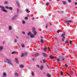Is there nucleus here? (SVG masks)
Instances as JSON below:
<instances>
[{"instance_id":"f257e3e1","label":"nucleus","mask_w":77,"mask_h":77,"mask_svg":"<svg viewBox=\"0 0 77 77\" xmlns=\"http://www.w3.org/2000/svg\"><path fill=\"white\" fill-rule=\"evenodd\" d=\"M0 8H1L2 11L4 12H8V11L5 10V8L2 5L0 6Z\"/></svg>"},{"instance_id":"f03ea898","label":"nucleus","mask_w":77,"mask_h":77,"mask_svg":"<svg viewBox=\"0 0 77 77\" xmlns=\"http://www.w3.org/2000/svg\"><path fill=\"white\" fill-rule=\"evenodd\" d=\"M18 16L17 14L15 15L11 19L12 21H15Z\"/></svg>"},{"instance_id":"7ed1b4c3","label":"nucleus","mask_w":77,"mask_h":77,"mask_svg":"<svg viewBox=\"0 0 77 77\" xmlns=\"http://www.w3.org/2000/svg\"><path fill=\"white\" fill-rule=\"evenodd\" d=\"M36 29L35 27H33L32 28V32L34 35H36V31H35Z\"/></svg>"},{"instance_id":"20e7f679","label":"nucleus","mask_w":77,"mask_h":77,"mask_svg":"<svg viewBox=\"0 0 77 77\" xmlns=\"http://www.w3.org/2000/svg\"><path fill=\"white\" fill-rule=\"evenodd\" d=\"M6 60L7 61V62L8 63V64H10V65H13V64L12 63L11 60H9V59H7Z\"/></svg>"},{"instance_id":"39448f33","label":"nucleus","mask_w":77,"mask_h":77,"mask_svg":"<svg viewBox=\"0 0 77 77\" xmlns=\"http://www.w3.org/2000/svg\"><path fill=\"white\" fill-rule=\"evenodd\" d=\"M59 58L62 61H63L65 59V58L63 57H59Z\"/></svg>"},{"instance_id":"423d86ee","label":"nucleus","mask_w":77,"mask_h":77,"mask_svg":"<svg viewBox=\"0 0 77 77\" xmlns=\"http://www.w3.org/2000/svg\"><path fill=\"white\" fill-rule=\"evenodd\" d=\"M42 54H43V56L45 57H47L48 56V54H45L44 53H42Z\"/></svg>"},{"instance_id":"0eeeda50","label":"nucleus","mask_w":77,"mask_h":77,"mask_svg":"<svg viewBox=\"0 0 77 77\" xmlns=\"http://www.w3.org/2000/svg\"><path fill=\"white\" fill-rule=\"evenodd\" d=\"M16 3L17 4V5L19 8H20V3H19V2H18V0H16Z\"/></svg>"},{"instance_id":"6e6552de","label":"nucleus","mask_w":77,"mask_h":77,"mask_svg":"<svg viewBox=\"0 0 77 77\" xmlns=\"http://www.w3.org/2000/svg\"><path fill=\"white\" fill-rule=\"evenodd\" d=\"M44 68V66L43 65H42L41 66L40 68H39V69H40L41 70H42L43 68Z\"/></svg>"},{"instance_id":"1a4fd4ad","label":"nucleus","mask_w":77,"mask_h":77,"mask_svg":"<svg viewBox=\"0 0 77 77\" xmlns=\"http://www.w3.org/2000/svg\"><path fill=\"white\" fill-rule=\"evenodd\" d=\"M49 57L50 58V59H53V58H56V57H54V56H52V55H50L49 56Z\"/></svg>"},{"instance_id":"9d476101","label":"nucleus","mask_w":77,"mask_h":77,"mask_svg":"<svg viewBox=\"0 0 77 77\" xmlns=\"http://www.w3.org/2000/svg\"><path fill=\"white\" fill-rule=\"evenodd\" d=\"M14 75L15 77H18V73H15L14 74Z\"/></svg>"},{"instance_id":"9b49d317","label":"nucleus","mask_w":77,"mask_h":77,"mask_svg":"<svg viewBox=\"0 0 77 77\" xmlns=\"http://www.w3.org/2000/svg\"><path fill=\"white\" fill-rule=\"evenodd\" d=\"M15 62H16V63H17V64H18V59H17V58H15Z\"/></svg>"},{"instance_id":"f8f14e48","label":"nucleus","mask_w":77,"mask_h":77,"mask_svg":"<svg viewBox=\"0 0 77 77\" xmlns=\"http://www.w3.org/2000/svg\"><path fill=\"white\" fill-rule=\"evenodd\" d=\"M44 41L43 39H41L40 40V42L42 43V44H44Z\"/></svg>"},{"instance_id":"ddd939ff","label":"nucleus","mask_w":77,"mask_h":77,"mask_svg":"<svg viewBox=\"0 0 77 77\" xmlns=\"http://www.w3.org/2000/svg\"><path fill=\"white\" fill-rule=\"evenodd\" d=\"M65 35V32H63V34L61 35V37H63Z\"/></svg>"},{"instance_id":"4468645a","label":"nucleus","mask_w":77,"mask_h":77,"mask_svg":"<svg viewBox=\"0 0 77 77\" xmlns=\"http://www.w3.org/2000/svg\"><path fill=\"white\" fill-rule=\"evenodd\" d=\"M8 29H9V30H11L12 29V27H11V26H8Z\"/></svg>"},{"instance_id":"2eb2a0df","label":"nucleus","mask_w":77,"mask_h":77,"mask_svg":"<svg viewBox=\"0 0 77 77\" xmlns=\"http://www.w3.org/2000/svg\"><path fill=\"white\" fill-rule=\"evenodd\" d=\"M39 55V54L38 53H37L36 54H35V56H36V57L37 56H38Z\"/></svg>"},{"instance_id":"dca6fc26","label":"nucleus","mask_w":77,"mask_h":77,"mask_svg":"<svg viewBox=\"0 0 77 77\" xmlns=\"http://www.w3.org/2000/svg\"><path fill=\"white\" fill-rule=\"evenodd\" d=\"M46 75L47 77H50L51 76V75H50V74H48V73L46 74Z\"/></svg>"},{"instance_id":"f3484780","label":"nucleus","mask_w":77,"mask_h":77,"mask_svg":"<svg viewBox=\"0 0 77 77\" xmlns=\"http://www.w3.org/2000/svg\"><path fill=\"white\" fill-rule=\"evenodd\" d=\"M65 38V37H63V38H62V41H64Z\"/></svg>"},{"instance_id":"a211bd4d","label":"nucleus","mask_w":77,"mask_h":77,"mask_svg":"<svg viewBox=\"0 0 77 77\" xmlns=\"http://www.w3.org/2000/svg\"><path fill=\"white\" fill-rule=\"evenodd\" d=\"M3 76H4V77H5L6 76V73H3Z\"/></svg>"},{"instance_id":"6ab92c4d","label":"nucleus","mask_w":77,"mask_h":77,"mask_svg":"<svg viewBox=\"0 0 77 77\" xmlns=\"http://www.w3.org/2000/svg\"><path fill=\"white\" fill-rule=\"evenodd\" d=\"M30 38H34V35L32 34H31V35H30Z\"/></svg>"},{"instance_id":"aec40b11","label":"nucleus","mask_w":77,"mask_h":77,"mask_svg":"<svg viewBox=\"0 0 77 77\" xmlns=\"http://www.w3.org/2000/svg\"><path fill=\"white\" fill-rule=\"evenodd\" d=\"M68 22L69 23H69H73V21L72 20H69L68 21Z\"/></svg>"},{"instance_id":"412c9836","label":"nucleus","mask_w":77,"mask_h":77,"mask_svg":"<svg viewBox=\"0 0 77 77\" xmlns=\"http://www.w3.org/2000/svg\"><path fill=\"white\" fill-rule=\"evenodd\" d=\"M8 9H10V10H11V11H12V9H13V8H12L11 7H9Z\"/></svg>"},{"instance_id":"4be33fe9","label":"nucleus","mask_w":77,"mask_h":77,"mask_svg":"<svg viewBox=\"0 0 77 77\" xmlns=\"http://www.w3.org/2000/svg\"><path fill=\"white\" fill-rule=\"evenodd\" d=\"M2 50H3V47L2 46L0 47V51H2Z\"/></svg>"},{"instance_id":"5701e85b","label":"nucleus","mask_w":77,"mask_h":77,"mask_svg":"<svg viewBox=\"0 0 77 77\" xmlns=\"http://www.w3.org/2000/svg\"><path fill=\"white\" fill-rule=\"evenodd\" d=\"M21 45L22 47H23V48H24V47L25 45H24V44H22Z\"/></svg>"},{"instance_id":"b1692460","label":"nucleus","mask_w":77,"mask_h":77,"mask_svg":"<svg viewBox=\"0 0 77 77\" xmlns=\"http://www.w3.org/2000/svg\"><path fill=\"white\" fill-rule=\"evenodd\" d=\"M4 4H8V1H5L4 2Z\"/></svg>"},{"instance_id":"393cba45","label":"nucleus","mask_w":77,"mask_h":77,"mask_svg":"<svg viewBox=\"0 0 77 77\" xmlns=\"http://www.w3.org/2000/svg\"><path fill=\"white\" fill-rule=\"evenodd\" d=\"M57 33H59V32H62V31H60V30H57Z\"/></svg>"},{"instance_id":"a878e982","label":"nucleus","mask_w":77,"mask_h":77,"mask_svg":"<svg viewBox=\"0 0 77 77\" xmlns=\"http://www.w3.org/2000/svg\"><path fill=\"white\" fill-rule=\"evenodd\" d=\"M32 33H31V32H28L27 33V35H28V36H29V35H31Z\"/></svg>"},{"instance_id":"bb28decb","label":"nucleus","mask_w":77,"mask_h":77,"mask_svg":"<svg viewBox=\"0 0 77 77\" xmlns=\"http://www.w3.org/2000/svg\"><path fill=\"white\" fill-rule=\"evenodd\" d=\"M66 75H68L69 77H71V75H69V74L67 72H66Z\"/></svg>"},{"instance_id":"cd10ccee","label":"nucleus","mask_w":77,"mask_h":77,"mask_svg":"<svg viewBox=\"0 0 77 77\" xmlns=\"http://www.w3.org/2000/svg\"><path fill=\"white\" fill-rule=\"evenodd\" d=\"M20 68H23V67H24V66H23V65H20Z\"/></svg>"},{"instance_id":"c85d7f7f","label":"nucleus","mask_w":77,"mask_h":77,"mask_svg":"<svg viewBox=\"0 0 77 77\" xmlns=\"http://www.w3.org/2000/svg\"><path fill=\"white\" fill-rule=\"evenodd\" d=\"M43 50L44 51H45V52H46L47 50H46V49L45 48H44L43 49Z\"/></svg>"},{"instance_id":"c756f323","label":"nucleus","mask_w":77,"mask_h":77,"mask_svg":"<svg viewBox=\"0 0 77 77\" xmlns=\"http://www.w3.org/2000/svg\"><path fill=\"white\" fill-rule=\"evenodd\" d=\"M24 55V53L22 54L21 55V57H23Z\"/></svg>"},{"instance_id":"7c9ffc66","label":"nucleus","mask_w":77,"mask_h":77,"mask_svg":"<svg viewBox=\"0 0 77 77\" xmlns=\"http://www.w3.org/2000/svg\"><path fill=\"white\" fill-rule=\"evenodd\" d=\"M42 61H43V63H46V62L45 61V60H42Z\"/></svg>"},{"instance_id":"2f4dec72","label":"nucleus","mask_w":77,"mask_h":77,"mask_svg":"<svg viewBox=\"0 0 77 77\" xmlns=\"http://www.w3.org/2000/svg\"><path fill=\"white\" fill-rule=\"evenodd\" d=\"M64 23H65V24H69V23H68V21H66L64 22Z\"/></svg>"},{"instance_id":"473e14b6","label":"nucleus","mask_w":77,"mask_h":77,"mask_svg":"<svg viewBox=\"0 0 77 77\" xmlns=\"http://www.w3.org/2000/svg\"><path fill=\"white\" fill-rule=\"evenodd\" d=\"M70 65H72V66H74V64H73L72 63H71V61H70Z\"/></svg>"},{"instance_id":"72a5a7b5","label":"nucleus","mask_w":77,"mask_h":77,"mask_svg":"<svg viewBox=\"0 0 77 77\" xmlns=\"http://www.w3.org/2000/svg\"><path fill=\"white\" fill-rule=\"evenodd\" d=\"M14 53H16V52L13 51L11 53V54H14Z\"/></svg>"},{"instance_id":"f704fd0d","label":"nucleus","mask_w":77,"mask_h":77,"mask_svg":"<svg viewBox=\"0 0 77 77\" xmlns=\"http://www.w3.org/2000/svg\"><path fill=\"white\" fill-rule=\"evenodd\" d=\"M57 62H59V61H60V60H59V59H57Z\"/></svg>"},{"instance_id":"c9c22d12","label":"nucleus","mask_w":77,"mask_h":77,"mask_svg":"<svg viewBox=\"0 0 77 77\" xmlns=\"http://www.w3.org/2000/svg\"><path fill=\"white\" fill-rule=\"evenodd\" d=\"M63 3L64 5H66V2H65V1H63Z\"/></svg>"},{"instance_id":"e433bc0d","label":"nucleus","mask_w":77,"mask_h":77,"mask_svg":"<svg viewBox=\"0 0 77 77\" xmlns=\"http://www.w3.org/2000/svg\"><path fill=\"white\" fill-rule=\"evenodd\" d=\"M31 74L32 76H33V75H34V73H33V72H32Z\"/></svg>"},{"instance_id":"4c0bfd02","label":"nucleus","mask_w":77,"mask_h":77,"mask_svg":"<svg viewBox=\"0 0 77 77\" xmlns=\"http://www.w3.org/2000/svg\"><path fill=\"white\" fill-rule=\"evenodd\" d=\"M74 71L70 72V73H71L72 74L74 73Z\"/></svg>"},{"instance_id":"58836bf2","label":"nucleus","mask_w":77,"mask_h":77,"mask_svg":"<svg viewBox=\"0 0 77 77\" xmlns=\"http://www.w3.org/2000/svg\"><path fill=\"white\" fill-rule=\"evenodd\" d=\"M55 39L57 40V41H58V39H59V38H57V37H55Z\"/></svg>"},{"instance_id":"ea45409f","label":"nucleus","mask_w":77,"mask_h":77,"mask_svg":"<svg viewBox=\"0 0 77 77\" xmlns=\"http://www.w3.org/2000/svg\"><path fill=\"white\" fill-rule=\"evenodd\" d=\"M49 5V3H48V2H47V3H46V6H48V5Z\"/></svg>"},{"instance_id":"a19ab883","label":"nucleus","mask_w":77,"mask_h":77,"mask_svg":"<svg viewBox=\"0 0 77 77\" xmlns=\"http://www.w3.org/2000/svg\"><path fill=\"white\" fill-rule=\"evenodd\" d=\"M22 22L23 24H24L25 23V21L24 20H23Z\"/></svg>"},{"instance_id":"79ce46f5","label":"nucleus","mask_w":77,"mask_h":77,"mask_svg":"<svg viewBox=\"0 0 77 77\" xmlns=\"http://www.w3.org/2000/svg\"><path fill=\"white\" fill-rule=\"evenodd\" d=\"M25 19L26 20H28V17H26L25 18Z\"/></svg>"},{"instance_id":"37998d69","label":"nucleus","mask_w":77,"mask_h":77,"mask_svg":"<svg viewBox=\"0 0 77 77\" xmlns=\"http://www.w3.org/2000/svg\"><path fill=\"white\" fill-rule=\"evenodd\" d=\"M48 50H50V47H48Z\"/></svg>"},{"instance_id":"c03bdc74","label":"nucleus","mask_w":77,"mask_h":77,"mask_svg":"<svg viewBox=\"0 0 77 77\" xmlns=\"http://www.w3.org/2000/svg\"><path fill=\"white\" fill-rule=\"evenodd\" d=\"M25 11L26 12H28L29 11V10H28V9H26L25 10Z\"/></svg>"},{"instance_id":"a18cd8bd","label":"nucleus","mask_w":77,"mask_h":77,"mask_svg":"<svg viewBox=\"0 0 77 77\" xmlns=\"http://www.w3.org/2000/svg\"><path fill=\"white\" fill-rule=\"evenodd\" d=\"M60 73H61V75H62V74H63V72L62 71L60 72Z\"/></svg>"},{"instance_id":"49530a36","label":"nucleus","mask_w":77,"mask_h":77,"mask_svg":"<svg viewBox=\"0 0 77 77\" xmlns=\"http://www.w3.org/2000/svg\"><path fill=\"white\" fill-rule=\"evenodd\" d=\"M17 13L18 14V11H19V9L18 8H17Z\"/></svg>"},{"instance_id":"de8ad7c7","label":"nucleus","mask_w":77,"mask_h":77,"mask_svg":"<svg viewBox=\"0 0 77 77\" xmlns=\"http://www.w3.org/2000/svg\"><path fill=\"white\" fill-rule=\"evenodd\" d=\"M65 43L66 44H68V41H66V42H65Z\"/></svg>"},{"instance_id":"09e8293b","label":"nucleus","mask_w":77,"mask_h":77,"mask_svg":"<svg viewBox=\"0 0 77 77\" xmlns=\"http://www.w3.org/2000/svg\"><path fill=\"white\" fill-rule=\"evenodd\" d=\"M14 42H17V40L16 39H15L14 40Z\"/></svg>"},{"instance_id":"8fccbe9b","label":"nucleus","mask_w":77,"mask_h":77,"mask_svg":"<svg viewBox=\"0 0 77 77\" xmlns=\"http://www.w3.org/2000/svg\"><path fill=\"white\" fill-rule=\"evenodd\" d=\"M68 1L69 3H71V0H68Z\"/></svg>"},{"instance_id":"3c124183","label":"nucleus","mask_w":77,"mask_h":77,"mask_svg":"<svg viewBox=\"0 0 77 77\" xmlns=\"http://www.w3.org/2000/svg\"><path fill=\"white\" fill-rule=\"evenodd\" d=\"M47 66L48 68V69H50V68H49V66H48V65H47Z\"/></svg>"},{"instance_id":"603ef678","label":"nucleus","mask_w":77,"mask_h":77,"mask_svg":"<svg viewBox=\"0 0 77 77\" xmlns=\"http://www.w3.org/2000/svg\"><path fill=\"white\" fill-rule=\"evenodd\" d=\"M5 8H6V9H9V7H7V6H6L5 7Z\"/></svg>"},{"instance_id":"864d4df0","label":"nucleus","mask_w":77,"mask_h":77,"mask_svg":"<svg viewBox=\"0 0 77 77\" xmlns=\"http://www.w3.org/2000/svg\"><path fill=\"white\" fill-rule=\"evenodd\" d=\"M37 66L38 68H39L40 67H39V65H37Z\"/></svg>"},{"instance_id":"5fc2aeb1","label":"nucleus","mask_w":77,"mask_h":77,"mask_svg":"<svg viewBox=\"0 0 77 77\" xmlns=\"http://www.w3.org/2000/svg\"><path fill=\"white\" fill-rule=\"evenodd\" d=\"M65 66H67L68 65H67V64H65Z\"/></svg>"},{"instance_id":"6e6d98bb","label":"nucleus","mask_w":77,"mask_h":77,"mask_svg":"<svg viewBox=\"0 0 77 77\" xmlns=\"http://www.w3.org/2000/svg\"><path fill=\"white\" fill-rule=\"evenodd\" d=\"M27 54V52H25V55H26Z\"/></svg>"},{"instance_id":"4d7b16f0","label":"nucleus","mask_w":77,"mask_h":77,"mask_svg":"<svg viewBox=\"0 0 77 77\" xmlns=\"http://www.w3.org/2000/svg\"><path fill=\"white\" fill-rule=\"evenodd\" d=\"M47 27H48V26H47V25H46V28H47Z\"/></svg>"},{"instance_id":"13d9d810","label":"nucleus","mask_w":77,"mask_h":77,"mask_svg":"<svg viewBox=\"0 0 77 77\" xmlns=\"http://www.w3.org/2000/svg\"><path fill=\"white\" fill-rule=\"evenodd\" d=\"M22 33H23V34H25V32H22Z\"/></svg>"},{"instance_id":"bf43d9fd","label":"nucleus","mask_w":77,"mask_h":77,"mask_svg":"<svg viewBox=\"0 0 77 77\" xmlns=\"http://www.w3.org/2000/svg\"><path fill=\"white\" fill-rule=\"evenodd\" d=\"M41 38H44V37H42V36H41Z\"/></svg>"},{"instance_id":"052dcab7","label":"nucleus","mask_w":77,"mask_h":77,"mask_svg":"<svg viewBox=\"0 0 77 77\" xmlns=\"http://www.w3.org/2000/svg\"><path fill=\"white\" fill-rule=\"evenodd\" d=\"M70 48H71V49H72V47H71V46L70 47Z\"/></svg>"},{"instance_id":"680f3d73","label":"nucleus","mask_w":77,"mask_h":77,"mask_svg":"<svg viewBox=\"0 0 77 77\" xmlns=\"http://www.w3.org/2000/svg\"><path fill=\"white\" fill-rule=\"evenodd\" d=\"M3 44H5V41L3 42Z\"/></svg>"},{"instance_id":"e2e57ef3","label":"nucleus","mask_w":77,"mask_h":77,"mask_svg":"<svg viewBox=\"0 0 77 77\" xmlns=\"http://www.w3.org/2000/svg\"><path fill=\"white\" fill-rule=\"evenodd\" d=\"M72 42V41H70V43H71V42Z\"/></svg>"},{"instance_id":"0e129e2a","label":"nucleus","mask_w":77,"mask_h":77,"mask_svg":"<svg viewBox=\"0 0 77 77\" xmlns=\"http://www.w3.org/2000/svg\"><path fill=\"white\" fill-rule=\"evenodd\" d=\"M75 5H77V2L75 3Z\"/></svg>"},{"instance_id":"69168bd1","label":"nucleus","mask_w":77,"mask_h":77,"mask_svg":"<svg viewBox=\"0 0 77 77\" xmlns=\"http://www.w3.org/2000/svg\"><path fill=\"white\" fill-rule=\"evenodd\" d=\"M40 63H42V61H40Z\"/></svg>"},{"instance_id":"338daca9","label":"nucleus","mask_w":77,"mask_h":77,"mask_svg":"<svg viewBox=\"0 0 77 77\" xmlns=\"http://www.w3.org/2000/svg\"><path fill=\"white\" fill-rule=\"evenodd\" d=\"M61 12H62V13H63V11H61Z\"/></svg>"},{"instance_id":"774afa93","label":"nucleus","mask_w":77,"mask_h":77,"mask_svg":"<svg viewBox=\"0 0 77 77\" xmlns=\"http://www.w3.org/2000/svg\"><path fill=\"white\" fill-rule=\"evenodd\" d=\"M27 17H30V15H28Z\"/></svg>"}]
</instances>
